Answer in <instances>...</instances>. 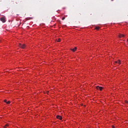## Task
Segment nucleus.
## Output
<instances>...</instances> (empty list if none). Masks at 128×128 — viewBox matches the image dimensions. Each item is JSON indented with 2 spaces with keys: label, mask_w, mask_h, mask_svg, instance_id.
<instances>
[{
  "label": "nucleus",
  "mask_w": 128,
  "mask_h": 128,
  "mask_svg": "<svg viewBox=\"0 0 128 128\" xmlns=\"http://www.w3.org/2000/svg\"><path fill=\"white\" fill-rule=\"evenodd\" d=\"M19 46L20 48H26V44H19Z\"/></svg>",
  "instance_id": "obj_1"
},
{
  "label": "nucleus",
  "mask_w": 128,
  "mask_h": 128,
  "mask_svg": "<svg viewBox=\"0 0 128 128\" xmlns=\"http://www.w3.org/2000/svg\"><path fill=\"white\" fill-rule=\"evenodd\" d=\"M0 20H1V22H6V18L4 17H2L0 18Z\"/></svg>",
  "instance_id": "obj_2"
},
{
  "label": "nucleus",
  "mask_w": 128,
  "mask_h": 128,
  "mask_svg": "<svg viewBox=\"0 0 128 128\" xmlns=\"http://www.w3.org/2000/svg\"><path fill=\"white\" fill-rule=\"evenodd\" d=\"M96 90H102V87L97 86L96 87Z\"/></svg>",
  "instance_id": "obj_3"
},
{
  "label": "nucleus",
  "mask_w": 128,
  "mask_h": 128,
  "mask_svg": "<svg viewBox=\"0 0 128 128\" xmlns=\"http://www.w3.org/2000/svg\"><path fill=\"white\" fill-rule=\"evenodd\" d=\"M56 118H58V120H62V116H57Z\"/></svg>",
  "instance_id": "obj_4"
},
{
  "label": "nucleus",
  "mask_w": 128,
  "mask_h": 128,
  "mask_svg": "<svg viewBox=\"0 0 128 128\" xmlns=\"http://www.w3.org/2000/svg\"><path fill=\"white\" fill-rule=\"evenodd\" d=\"M120 64V60H118V61H115L114 62V64Z\"/></svg>",
  "instance_id": "obj_5"
},
{
  "label": "nucleus",
  "mask_w": 128,
  "mask_h": 128,
  "mask_svg": "<svg viewBox=\"0 0 128 128\" xmlns=\"http://www.w3.org/2000/svg\"><path fill=\"white\" fill-rule=\"evenodd\" d=\"M16 4H22V1L18 0H17V2H16Z\"/></svg>",
  "instance_id": "obj_6"
},
{
  "label": "nucleus",
  "mask_w": 128,
  "mask_h": 128,
  "mask_svg": "<svg viewBox=\"0 0 128 128\" xmlns=\"http://www.w3.org/2000/svg\"><path fill=\"white\" fill-rule=\"evenodd\" d=\"M119 38H124V34H120V35L118 36Z\"/></svg>",
  "instance_id": "obj_7"
},
{
  "label": "nucleus",
  "mask_w": 128,
  "mask_h": 128,
  "mask_svg": "<svg viewBox=\"0 0 128 128\" xmlns=\"http://www.w3.org/2000/svg\"><path fill=\"white\" fill-rule=\"evenodd\" d=\"M71 50H72V52H76V47H74V48L71 49Z\"/></svg>",
  "instance_id": "obj_8"
},
{
  "label": "nucleus",
  "mask_w": 128,
  "mask_h": 128,
  "mask_svg": "<svg viewBox=\"0 0 128 128\" xmlns=\"http://www.w3.org/2000/svg\"><path fill=\"white\" fill-rule=\"evenodd\" d=\"M96 30H100V27L99 26H96Z\"/></svg>",
  "instance_id": "obj_9"
},
{
  "label": "nucleus",
  "mask_w": 128,
  "mask_h": 128,
  "mask_svg": "<svg viewBox=\"0 0 128 128\" xmlns=\"http://www.w3.org/2000/svg\"><path fill=\"white\" fill-rule=\"evenodd\" d=\"M6 126H8V124H6L4 126V128H6Z\"/></svg>",
  "instance_id": "obj_10"
},
{
  "label": "nucleus",
  "mask_w": 128,
  "mask_h": 128,
  "mask_svg": "<svg viewBox=\"0 0 128 128\" xmlns=\"http://www.w3.org/2000/svg\"><path fill=\"white\" fill-rule=\"evenodd\" d=\"M57 42H60V38H58V39L57 40Z\"/></svg>",
  "instance_id": "obj_11"
},
{
  "label": "nucleus",
  "mask_w": 128,
  "mask_h": 128,
  "mask_svg": "<svg viewBox=\"0 0 128 128\" xmlns=\"http://www.w3.org/2000/svg\"><path fill=\"white\" fill-rule=\"evenodd\" d=\"M6 104H10V101H8Z\"/></svg>",
  "instance_id": "obj_12"
},
{
  "label": "nucleus",
  "mask_w": 128,
  "mask_h": 128,
  "mask_svg": "<svg viewBox=\"0 0 128 128\" xmlns=\"http://www.w3.org/2000/svg\"><path fill=\"white\" fill-rule=\"evenodd\" d=\"M66 20V18L63 17V18H62V20Z\"/></svg>",
  "instance_id": "obj_13"
},
{
  "label": "nucleus",
  "mask_w": 128,
  "mask_h": 128,
  "mask_svg": "<svg viewBox=\"0 0 128 128\" xmlns=\"http://www.w3.org/2000/svg\"><path fill=\"white\" fill-rule=\"evenodd\" d=\"M7 102H8V101H7L6 100H4V102H6V104Z\"/></svg>",
  "instance_id": "obj_14"
},
{
  "label": "nucleus",
  "mask_w": 128,
  "mask_h": 128,
  "mask_svg": "<svg viewBox=\"0 0 128 128\" xmlns=\"http://www.w3.org/2000/svg\"><path fill=\"white\" fill-rule=\"evenodd\" d=\"M26 20H28V18H26Z\"/></svg>",
  "instance_id": "obj_15"
},
{
  "label": "nucleus",
  "mask_w": 128,
  "mask_h": 128,
  "mask_svg": "<svg viewBox=\"0 0 128 128\" xmlns=\"http://www.w3.org/2000/svg\"><path fill=\"white\" fill-rule=\"evenodd\" d=\"M112 128H114V126H112Z\"/></svg>",
  "instance_id": "obj_16"
},
{
  "label": "nucleus",
  "mask_w": 128,
  "mask_h": 128,
  "mask_svg": "<svg viewBox=\"0 0 128 128\" xmlns=\"http://www.w3.org/2000/svg\"><path fill=\"white\" fill-rule=\"evenodd\" d=\"M30 18V20H32V18Z\"/></svg>",
  "instance_id": "obj_17"
},
{
  "label": "nucleus",
  "mask_w": 128,
  "mask_h": 128,
  "mask_svg": "<svg viewBox=\"0 0 128 128\" xmlns=\"http://www.w3.org/2000/svg\"><path fill=\"white\" fill-rule=\"evenodd\" d=\"M126 102H128V101H126Z\"/></svg>",
  "instance_id": "obj_18"
}]
</instances>
